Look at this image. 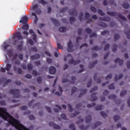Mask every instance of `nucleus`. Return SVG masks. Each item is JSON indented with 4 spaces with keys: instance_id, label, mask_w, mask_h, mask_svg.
I'll use <instances>...</instances> for the list:
<instances>
[{
    "instance_id": "obj_1",
    "label": "nucleus",
    "mask_w": 130,
    "mask_h": 130,
    "mask_svg": "<svg viewBox=\"0 0 130 130\" xmlns=\"http://www.w3.org/2000/svg\"><path fill=\"white\" fill-rule=\"evenodd\" d=\"M37 8H38V5H34V3H33L32 6V9L33 11H35V12H32V16H34L35 18V19L34 20L35 24H37V21H38V18H37V15H40V14L41 13V10H40V9H37Z\"/></svg>"
},
{
    "instance_id": "obj_2",
    "label": "nucleus",
    "mask_w": 130,
    "mask_h": 130,
    "mask_svg": "<svg viewBox=\"0 0 130 130\" xmlns=\"http://www.w3.org/2000/svg\"><path fill=\"white\" fill-rule=\"evenodd\" d=\"M69 61L70 63H71L72 64H77L78 63L80 62V61H77L74 60V58H73V56L71 55V54H69L67 57H65L64 58V61Z\"/></svg>"
},
{
    "instance_id": "obj_3",
    "label": "nucleus",
    "mask_w": 130,
    "mask_h": 130,
    "mask_svg": "<svg viewBox=\"0 0 130 130\" xmlns=\"http://www.w3.org/2000/svg\"><path fill=\"white\" fill-rule=\"evenodd\" d=\"M107 14L110 16H117V17H118L119 19H121V20H123V21H126V18H125V17H124L121 14H117L116 12H108Z\"/></svg>"
},
{
    "instance_id": "obj_4",
    "label": "nucleus",
    "mask_w": 130,
    "mask_h": 130,
    "mask_svg": "<svg viewBox=\"0 0 130 130\" xmlns=\"http://www.w3.org/2000/svg\"><path fill=\"white\" fill-rule=\"evenodd\" d=\"M5 68L7 72L8 75H10V76H13L14 75V73H13V71H11L12 64L7 63Z\"/></svg>"
},
{
    "instance_id": "obj_5",
    "label": "nucleus",
    "mask_w": 130,
    "mask_h": 130,
    "mask_svg": "<svg viewBox=\"0 0 130 130\" xmlns=\"http://www.w3.org/2000/svg\"><path fill=\"white\" fill-rule=\"evenodd\" d=\"M7 54L9 55V57L11 58L13 60H15L18 57V55L17 54H13V51L12 50H8L7 51Z\"/></svg>"
},
{
    "instance_id": "obj_6",
    "label": "nucleus",
    "mask_w": 130,
    "mask_h": 130,
    "mask_svg": "<svg viewBox=\"0 0 130 130\" xmlns=\"http://www.w3.org/2000/svg\"><path fill=\"white\" fill-rule=\"evenodd\" d=\"M9 93L12 94L15 98H19V94H20V90L18 89H11L10 90Z\"/></svg>"
},
{
    "instance_id": "obj_7",
    "label": "nucleus",
    "mask_w": 130,
    "mask_h": 130,
    "mask_svg": "<svg viewBox=\"0 0 130 130\" xmlns=\"http://www.w3.org/2000/svg\"><path fill=\"white\" fill-rule=\"evenodd\" d=\"M67 50L69 51V52H72L74 51L73 43H72V41H69L68 43Z\"/></svg>"
},
{
    "instance_id": "obj_8",
    "label": "nucleus",
    "mask_w": 130,
    "mask_h": 130,
    "mask_svg": "<svg viewBox=\"0 0 130 130\" xmlns=\"http://www.w3.org/2000/svg\"><path fill=\"white\" fill-rule=\"evenodd\" d=\"M85 18L88 23H91L93 22V20L90 18V14L88 13H85Z\"/></svg>"
},
{
    "instance_id": "obj_9",
    "label": "nucleus",
    "mask_w": 130,
    "mask_h": 130,
    "mask_svg": "<svg viewBox=\"0 0 130 130\" xmlns=\"http://www.w3.org/2000/svg\"><path fill=\"white\" fill-rule=\"evenodd\" d=\"M49 125L50 126H52V127H53L55 129H59L60 128V126H59V125H56L52 122H49Z\"/></svg>"
},
{
    "instance_id": "obj_10",
    "label": "nucleus",
    "mask_w": 130,
    "mask_h": 130,
    "mask_svg": "<svg viewBox=\"0 0 130 130\" xmlns=\"http://www.w3.org/2000/svg\"><path fill=\"white\" fill-rule=\"evenodd\" d=\"M16 38H17L18 40H22L23 36H22L20 32H18L13 37V39H16Z\"/></svg>"
},
{
    "instance_id": "obj_11",
    "label": "nucleus",
    "mask_w": 130,
    "mask_h": 130,
    "mask_svg": "<svg viewBox=\"0 0 130 130\" xmlns=\"http://www.w3.org/2000/svg\"><path fill=\"white\" fill-rule=\"evenodd\" d=\"M55 68L54 67H51L49 69V72L51 75H54L55 74Z\"/></svg>"
},
{
    "instance_id": "obj_12",
    "label": "nucleus",
    "mask_w": 130,
    "mask_h": 130,
    "mask_svg": "<svg viewBox=\"0 0 130 130\" xmlns=\"http://www.w3.org/2000/svg\"><path fill=\"white\" fill-rule=\"evenodd\" d=\"M28 21V17L27 16H23L21 18V20L19 21V23H23V24H26Z\"/></svg>"
},
{
    "instance_id": "obj_13",
    "label": "nucleus",
    "mask_w": 130,
    "mask_h": 130,
    "mask_svg": "<svg viewBox=\"0 0 130 130\" xmlns=\"http://www.w3.org/2000/svg\"><path fill=\"white\" fill-rule=\"evenodd\" d=\"M13 70L14 72H18V74H22V69L20 68L17 69L16 66H13Z\"/></svg>"
},
{
    "instance_id": "obj_14",
    "label": "nucleus",
    "mask_w": 130,
    "mask_h": 130,
    "mask_svg": "<svg viewBox=\"0 0 130 130\" xmlns=\"http://www.w3.org/2000/svg\"><path fill=\"white\" fill-rule=\"evenodd\" d=\"M115 63H118L120 66H121L123 61L119 58H117L115 60Z\"/></svg>"
},
{
    "instance_id": "obj_15",
    "label": "nucleus",
    "mask_w": 130,
    "mask_h": 130,
    "mask_svg": "<svg viewBox=\"0 0 130 130\" xmlns=\"http://www.w3.org/2000/svg\"><path fill=\"white\" fill-rule=\"evenodd\" d=\"M3 47L4 49V51H6V50H7V49H8L9 47H11V46H10V45L8 43H7L6 42H5L3 44Z\"/></svg>"
},
{
    "instance_id": "obj_16",
    "label": "nucleus",
    "mask_w": 130,
    "mask_h": 130,
    "mask_svg": "<svg viewBox=\"0 0 130 130\" xmlns=\"http://www.w3.org/2000/svg\"><path fill=\"white\" fill-rule=\"evenodd\" d=\"M100 20L102 21H105V22H108L110 20V18L109 17H101Z\"/></svg>"
},
{
    "instance_id": "obj_17",
    "label": "nucleus",
    "mask_w": 130,
    "mask_h": 130,
    "mask_svg": "<svg viewBox=\"0 0 130 130\" xmlns=\"http://www.w3.org/2000/svg\"><path fill=\"white\" fill-rule=\"evenodd\" d=\"M29 33H30V34H31L32 36H33L34 40H36V35H35L33 30L30 29Z\"/></svg>"
},
{
    "instance_id": "obj_18",
    "label": "nucleus",
    "mask_w": 130,
    "mask_h": 130,
    "mask_svg": "<svg viewBox=\"0 0 130 130\" xmlns=\"http://www.w3.org/2000/svg\"><path fill=\"white\" fill-rule=\"evenodd\" d=\"M96 110H102V109H104V106L102 105H98L95 108Z\"/></svg>"
},
{
    "instance_id": "obj_19",
    "label": "nucleus",
    "mask_w": 130,
    "mask_h": 130,
    "mask_svg": "<svg viewBox=\"0 0 130 130\" xmlns=\"http://www.w3.org/2000/svg\"><path fill=\"white\" fill-rule=\"evenodd\" d=\"M97 100V97H96L95 93H93L91 95V100L92 101H95V100Z\"/></svg>"
},
{
    "instance_id": "obj_20",
    "label": "nucleus",
    "mask_w": 130,
    "mask_h": 130,
    "mask_svg": "<svg viewBox=\"0 0 130 130\" xmlns=\"http://www.w3.org/2000/svg\"><path fill=\"white\" fill-rule=\"evenodd\" d=\"M53 109L55 112H57L58 111V109H61V107L59 105H56L54 108H53Z\"/></svg>"
},
{
    "instance_id": "obj_21",
    "label": "nucleus",
    "mask_w": 130,
    "mask_h": 130,
    "mask_svg": "<svg viewBox=\"0 0 130 130\" xmlns=\"http://www.w3.org/2000/svg\"><path fill=\"white\" fill-rule=\"evenodd\" d=\"M109 99H111V100H115L116 99V95L114 94L110 95L108 96Z\"/></svg>"
},
{
    "instance_id": "obj_22",
    "label": "nucleus",
    "mask_w": 130,
    "mask_h": 130,
    "mask_svg": "<svg viewBox=\"0 0 130 130\" xmlns=\"http://www.w3.org/2000/svg\"><path fill=\"white\" fill-rule=\"evenodd\" d=\"M79 19L81 22L84 20V15L83 13H80L79 16Z\"/></svg>"
},
{
    "instance_id": "obj_23",
    "label": "nucleus",
    "mask_w": 130,
    "mask_h": 130,
    "mask_svg": "<svg viewBox=\"0 0 130 130\" xmlns=\"http://www.w3.org/2000/svg\"><path fill=\"white\" fill-rule=\"evenodd\" d=\"M69 14L72 15V16H77V11L73 10L72 11H70Z\"/></svg>"
},
{
    "instance_id": "obj_24",
    "label": "nucleus",
    "mask_w": 130,
    "mask_h": 130,
    "mask_svg": "<svg viewBox=\"0 0 130 130\" xmlns=\"http://www.w3.org/2000/svg\"><path fill=\"white\" fill-rule=\"evenodd\" d=\"M123 76V75L122 74H120L118 76H116L115 77V82L117 81L118 80H119V79H121V78H122Z\"/></svg>"
},
{
    "instance_id": "obj_25",
    "label": "nucleus",
    "mask_w": 130,
    "mask_h": 130,
    "mask_svg": "<svg viewBox=\"0 0 130 130\" xmlns=\"http://www.w3.org/2000/svg\"><path fill=\"white\" fill-rule=\"evenodd\" d=\"M39 57H40V56L39 55V54H36L34 56H32L31 57V59H37V58H39Z\"/></svg>"
},
{
    "instance_id": "obj_26",
    "label": "nucleus",
    "mask_w": 130,
    "mask_h": 130,
    "mask_svg": "<svg viewBox=\"0 0 130 130\" xmlns=\"http://www.w3.org/2000/svg\"><path fill=\"white\" fill-rule=\"evenodd\" d=\"M69 128L70 130H76L75 127V125L74 124H71L69 126Z\"/></svg>"
},
{
    "instance_id": "obj_27",
    "label": "nucleus",
    "mask_w": 130,
    "mask_h": 130,
    "mask_svg": "<svg viewBox=\"0 0 130 130\" xmlns=\"http://www.w3.org/2000/svg\"><path fill=\"white\" fill-rule=\"evenodd\" d=\"M67 28L65 27H61L59 28V31L60 32H66Z\"/></svg>"
},
{
    "instance_id": "obj_28",
    "label": "nucleus",
    "mask_w": 130,
    "mask_h": 130,
    "mask_svg": "<svg viewBox=\"0 0 130 130\" xmlns=\"http://www.w3.org/2000/svg\"><path fill=\"white\" fill-rule=\"evenodd\" d=\"M123 7L124 9H128L129 8V5H128V3H124L123 4Z\"/></svg>"
},
{
    "instance_id": "obj_29",
    "label": "nucleus",
    "mask_w": 130,
    "mask_h": 130,
    "mask_svg": "<svg viewBox=\"0 0 130 130\" xmlns=\"http://www.w3.org/2000/svg\"><path fill=\"white\" fill-rule=\"evenodd\" d=\"M23 30H28L29 29V25L28 24H25L24 26H22Z\"/></svg>"
},
{
    "instance_id": "obj_30",
    "label": "nucleus",
    "mask_w": 130,
    "mask_h": 130,
    "mask_svg": "<svg viewBox=\"0 0 130 130\" xmlns=\"http://www.w3.org/2000/svg\"><path fill=\"white\" fill-rule=\"evenodd\" d=\"M91 117L90 116H88L86 118L85 122H86V123H88V122H90V121H91Z\"/></svg>"
},
{
    "instance_id": "obj_31",
    "label": "nucleus",
    "mask_w": 130,
    "mask_h": 130,
    "mask_svg": "<svg viewBox=\"0 0 130 130\" xmlns=\"http://www.w3.org/2000/svg\"><path fill=\"white\" fill-rule=\"evenodd\" d=\"M99 25L100 26H101L102 27H104V28H106V27H107V24H105L104 22H101V23H99Z\"/></svg>"
},
{
    "instance_id": "obj_32",
    "label": "nucleus",
    "mask_w": 130,
    "mask_h": 130,
    "mask_svg": "<svg viewBox=\"0 0 130 130\" xmlns=\"http://www.w3.org/2000/svg\"><path fill=\"white\" fill-rule=\"evenodd\" d=\"M99 14H100V15H101V16H104L105 15V13H104V12H103V11H102V10H99L98 11Z\"/></svg>"
},
{
    "instance_id": "obj_33",
    "label": "nucleus",
    "mask_w": 130,
    "mask_h": 130,
    "mask_svg": "<svg viewBox=\"0 0 130 130\" xmlns=\"http://www.w3.org/2000/svg\"><path fill=\"white\" fill-rule=\"evenodd\" d=\"M70 21L71 24H73L74 22L76 21V18H75L74 17H70Z\"/></svg>"
},
{
    "instance_id": "obj_34",
    "label": "nucleus",
    "mask_w": 130,
    "mask_h": 130,
    "mask_svg": "<svg viewBox=\"0 0 130 130\" xmlns=\"http://www.w3.org/2000/svg\"><path fill=\"white\" fill-rule=\"evenodd\" d=\"M114 119L115 121H117V120L120 119V117L119 116L116 115L114 117Z\"/></svg>"
},
{
    "instance_id": "obj_35",
    "label": "nucleus",
    "mask_w": 130,
    "mask_h": 130,
    "mask_svg": "<svg viewBox=\"0 0 130 130\" xmlns=\"http://www.w3.org/2000/svg\"><path fill=\"white\" fill-rule=\"evenodd\" d=\"M126 94V90H122L120 93V96L122 97L123 96H124Z\"/></svg>"
},
{
    "instance_id": "obj_36",
    "label": "nucleus",
    "mask_w": 130,
    "mask_h": 130,
    "mask_svg": "<svg viewBox=\"0 0 130 130\" xmlns=\"http://www.w3.org/2000/svg\"><path fill=\"white\" fill-rule=\"evenodd\" d=\"M90 10L93 13H96L97 12V9H96V8H95V7H94L93 6H91V7L90 8Z\"/></svg>"
},
{
    "instance_id": "obj_37",
    "label": "nucleus",
    "mask_w": 130,
    "mask_h": 130,
    "mask_svg": "<svg viewBox=\"0 0 130 130\" xmlns=\"http://www.w3.org/2000/svg\"><path fill=\"white\" fill-rule=\"evenodd\" d=\"M95 105H96V104H95V103H92V105H91V104H88V105H87V107H88V108H92V107H94V106H95Z\"/></svg>"
},
{
    "instance_id": "obj_38",
    "label": "nucleus",
    "mask_w": 130,
    "mask_h": 130,
    "mask_svg": "<svg viewBox=\"0 0 130 130\" xmlns=\"http://www.w3.org/2000/svg\"><path fill=\"white\" fill-rule=\"evenodd\" d=\"M101 115L102 116H103V117H107V114L105 112H102L101 113Z\"/></svg>"
},
{
    "instance_id": "obj_39",
    "label": "nucleus",
    "mask_w": 130,
    "mask_h": 130,
    "mask_svg": "<svg viewBox=\"0 0 130 130\" xmlns=\"http://www.w3.org/2000/svg\"><path fill=\"white\" fill-rule=\"evenodd\" d=\"M85 31L87 32V33H88V34H91V33H92V30H91L90 28H87L85 29Z\"/></svg>"
},
{
    "instance_id": "obj_40",
    "label": "nucleus",
    "mask_w": 130,
    "mask_h": 130,
    "mask_svg": "<svg viewBox=\"0 0 130 130\" xmlns=\"http://www.w3.org/2000/svg\"><path fill=\"white\" fill-rule=\"evenodd\" d=\"M116 48H117V46L116 45H115L112 47V51L113 52H115L116 51Z\"/></svg>"
},
{
    "instance_id": "obj_41",
    "label": "nucleus",
    "mask_w": 130,
    "mask_h": 130,
    "mask_svg": "<svg viewBox=\"0 0 130 130\" xmlns=\"http://www.w3.org/2000/svg\"><path fill=\"white\" fill-rule=\"evenodd\" d=\"M34 100H32L31 102H29L28 103V106H30V107H31V106H34Z\"/></svg>"
},
{
    "instance_id": "obj_42",
    "label": "nucleus",
    "mask_w": 130,
    "mask_h": 130,
    "mask_svg": "<svg viewBox=\"0 0 130 130\" xmlns=\"http://www.w3.org/2000/svg\"><path fill=\"white\" fill-rule=\"evenodd\" d=\"M68 108L70 112H73V108L71 104H68Z\"/></svg>"
},
{
    "instance_id": "obj_43",
    "label": "nucleus",
    "mask_w": 130,
    "mask_h": 130,
    "mask_svg": "<svg viewBox=\"0 0 130 130\" xmlns=\"http://www.w3.org/2000/svg\"><path fill=\"white\" fill-rule=\"evenodd\" d=\"M80 113L79 112H75V113L74 114L70 115L71 117H75L76 115H78Z\"/></svg>"
},
{
    "instance_id": "obj_44",
    "label": "nucleus",
    "mask_w": 130,
    "mask_h": 130,
    "mask_svg": "<svg viewBox=\"0 0 130 130\" xmlns=\"http://www.w3.org/2000/svg\"><path fill=\"white\" fill-rule=\"evenodd\" d=\"M114 38L115 40H118L119 38H120V37L119 36V35L115 34L114 35Z\"/></svg>"
},
{
    "instance_id": "obj_45",
    "label": "nucleus",
    "mask_w": 130,
    "mask_h": 130,
    "mask_svg": "<svg viewBox=\"0 0 130 130\" xmlns=\"http://www.w3.org/2000/svg\"><path fill=\"white\" fill-rule=\"evenodd\" d=\"M57 46L59 49H63V47L60 44H57Z\"/></svg>"
},
{
    "instance_id": "obj_46",
    "label": "nucleus",
    "mask_w": 130,
    "mask_h": 130,
    "mask_svg": "<svg viewBox=\"0 0 130 130\" xmlns=\"http://www.w3.org/2000/svg\"><path fill=\"white\" fill-rule=\"evenodd\" d=\"M83 121H84V120L82 118H79V121H77V124H80V123L83 122Z\"/></svg>"
},
{
    "instance_id": "obj_47",
    "label": "nucleus",
    "mask_w": 130,
    "mask_h": 130,
    "mask_svg": "<svg viewBox=\"0 0 130 130\" xmlns=\"http://www.w3.org/2000/svg\"><path fill=\"white\" fill-rule=\"evenodd\" d=\"M39 3H40V4H42V5H46V2L44 0H40Z\"/></svg>"
},
{
    "instance_id": "obj_48",
    "label": "nucleus",
    "mask_w": 130,
    "mask_h": 130,
    "mask_svg": "<svg viewBox=\"0 0 130 130\" xmlns=\"http://www.w3.org/2000/svg\"><path fill=\"white\" fill-rule=\"evenodd\" d=\"M27 106H21L20 107V110H26V109H27Z\"/></svg>"
},
{
    "instance_id": "obj_49",
    "label": "nucleus",
    "mask_w": 130,
    "mask_h": 130,
    "mask_svg": "<svg viewBox=\"0 0 130 130\" xmlns=\"http://www.w3.org/2000/svg\"><path fill=\"white\" fill-rule=\"evenodd\" d=\"M80 68L81 69V70L79 72V73H82L84 72V66L83 65H81Z\"/></svg>"
},
{
    "instance_id": "obj_50",
    "label": "nucleus",
    "mask_w": 130,
    "mask_h": 130,
    "mask_svg": "<svg viewBox=\"0 0 130 130\" xmlns=\"http://www.w3.org/2000/svg\"><path fill=\"white\" fill-rule=\"evenodd\" d=\"M27 68H28V71H31V70H32V68H33V66H32V64H29L27 66Z\"/></svg>"
},
{
    "instance_id": "obj_51",
    "label": "nucleus",
    "mask_w": 130,
    "mask_h": 130,
    "mask_svg": "<svg viewBox=\"0 0 130 130\" xmlns=\"http://www.w3.org/2000/svg\"><path fill=\"white\" fill-rule=\"evenodd\" d=\"M109 88L110 89V90H113V89H115V87H114L113 84H112L109 86Z\"/></svg>"
},
{
    "instance_id": "obj_52",
    "label": "nucleus",
    "mask_w": 130,
    "mask_h": 130,
    "mask_svg": "<svg viewBox=\"0 0 130 130\" xmlns=\"http://www.w3.org/2000/svg\"><path fill=\"white\" fill-rule=\"evenodd\" d=\"M61 117L62 118V119H67V116L64 114H62L61 115Z\"/></svg>"
},
{
    "instance_id": "obj_53",
    "label": "nucleus",
    "mask_w": 130,
    "mask_h": 130,
    "mask_svg": "<svg viewBox=\"0 0 130 130\" xmlns=\"http://www.w3.org/2000/svg\"><path fill=\"white\" fill-rule=\"evenodd\" d=\"M42 81V78H41V77H38L37 81H38V83H39V84H40Z\"/></svg>"
},
{
    "instance_id": "obj_54",
    "label": "nucleus",
    "mask_w": 130,
    "mask_h": 130,
    "mask_svg": "<svg viewBox=\"0 0 130 130\" xmlns=\"http://www.w3.org/2000/svg\"><path fill=\"white\" fill-rule=\"evenodd\" d=\"M51 20L52 22H53V23L54 24H57L58 23V21H57V20H56L53 18H51Z\"/></svg>"
},
{
    "instance_id": "obj_55",
    "label": "nucleus",
    "mask_w": 130,
    "mask_h": 130,
    "mask_svg": "<svg viewBox=\"0 0 130 130\" xmlns=\"http://www.w3.org/2000/svg\"><path fill=\"white\" fill-rule=\"evenodd\" d=\"M68 10V8H62L60 10V13H63V12H66Z\"/></svg>"
},
{
    "instance_id": "obj_56",
    "label": "nucleus",
    "mask_w": 130,
    "mask_h": 130,
    "mask_svg": "<svg viewBox=\"0 0 130 130\" xmlns=\"http://www.w3.org/2000/svg\"><path fill=\"white\" fill-rule=\"evenodd\" d=\"M27 42L28 43H29V44H30L31 45H33L34 44V42H33V41H32V40H30V39L28 40L27 41Z\"/></svg>"
},
{
    "instance_id": "obj_57",
    "label": "nucleus",
    "mask_w": 130,
    "mask_h": 130,
    "mask_svg": "<svg viewBox=\"0 0 130 130\" xmlns=\"http://www.w3.org/2000/svg\"><path fill=\"white\" fill-rule=\"evenodd\" d=\"M110 47V46H109V45L107 44L106 45V47L104 48V50H108V49H109Z\"/></svg>"
},
{
    "instance_id": "obj_58",
    "label": "nucleus",
    "mask_w": 130,
    "mask_h": 130,
    "mask_svg": "<svg viewBox=\"0 0 130 130\" xmlns=\"http://www.w3.org/2000/svg\"><path fill=\"white\" fill-rule=\"evenodd\" d=\"M81 95H84V94L86 93L87 90L86 89L82 90L81 91Z\"/></svg>"
},
{
    "instance_id": "obj_59",
    "label": "nucleus",
    "mask_w": 130,
    "mask_h": 130,
    "mask_svg": "<svg viewBox=\"0 0 130 130\" xmlns=\"http://www.w3.org/2000/svg\"><path fill=\"white\" fill-rule=\"evenodd\" d=\"M47 61L48 63H51V62H52V60L49 58H48L47 59Z\"/></svg>"
},
{
    "instance_id": "obj_60",
    "label": "nucleus",
    "mask_w": 130,
    "mask_h": 130,
    "mask_svg": "<svg viewBox=\"0 0 130 130\" xmlns=\"http://www.w3.org/2000/svg\"><path fill=\"white\" fill-rule=\"evenodd\" d=\"M98 87L97 86L94 87L93 88H92L91 90H90V93H92V92H94V91H96V90H97Z\"/></svg>"
},
{
    "instance_id": "obj_61",
    "label": "nucleus",
    "mask_w": 130,
    "mask_h": 130,
    "mask_svg": "<svg viewBox=\"0 0 130 130\" xmlns=\"http://www.w3.org/2000/svg\"><path fill=\"white\" fill-rule=\"evenodd\" d=\"M69 81V79L65 78V79H63L62 80V83H67V82Z\"/></svg>"
},
{
    "instance_id": "obj_62",
    "label": "nucleus",
    "mask_w": 130,
    "mask_h": 130,
    "mask_svg": "<svg viewBox=\"0 0 130 130\" xmlns=\"http://www.w3.org/2000/svg\"><path fill=\"white\" fill-rule=\"evenodd\" d=\"M111 78H112V75H111V74H109L107 76L106 80H109V79H111Z\"/></svg>"
},
{
    "instance_id": "obj_63",
    "label": "nucleus",
    "mask_w": 130,
    "mask_h": 130,
    "mask_svg": "<svg viewBox=\"0 0 130 130\" xmlns=\"http://www.w3.org/2000/svg\"><path fill=\"white\" fill-rule=\"evenodd\" d=\"M76 91H77V88L76 87H74L72 90V94H74V93H75V92H76Z\"/></svg>"
},
{
    "instance_id": "obj_64",
    "label": "nucleus",
    "mask_w": 130,
    "mask_h": 130,
    "mask_svg": "<svg viewBox=\"0 0 130 130\" xmlns=\"http://www.w3.org/2000/svg\"><path fill=\"white\" fill-rule=\"evenodd\" d=\"M127 69H130V61H128L127 63Z\"/></svg>"
}]
</instances>
